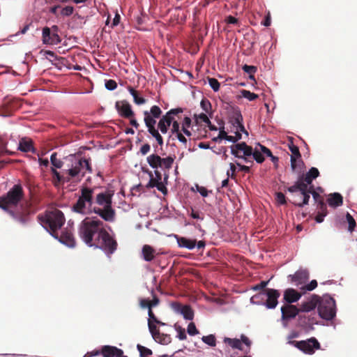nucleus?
I'll return each mask as SVG.
<instances>
[{
  "instance_id": "aec40b11",
  "label": "nucleus",
  "mask_w": 357,
  "mask_h": 357,
  "mask_svg": "<svg viewBox=\"0 0 357 357\" xmlns=\"http://www.w3.org/2000/svg\"><path fill=\"white\" fill-rule=\"evenodd\" d=\"M123 354V351L114 346L105 345L101 348L102 357H119Z\"/></svg>"
},
{
  "instance_id": "f3484780",
  "label": "nucleus",
  "mask_w": 357,
  "mask_h": 357,
  "mask_svg": "<svg viewBox=\"0 0 357 357\" xmlns=\"http://www.w3.org/2000/svg\"><path fill=\"white\" fill-rule=\"evenodd\" d=\"M172 307L176 312L181 313L183 316L184 319L187 320L193 319L194 311L190 305H183L180 303L173 302L172 303Z\"/></svg>"
},
{
  "instance_id": "69168bd1",
  "label": "nucleus",
  "mask_w": 357,
  "mask_h": 357,
  "mask_svg": "<svg viewBox=\"0 0 357 357\" xmlns=\"http://www.w3.org/2000/svg\"><path fill=\"white\" fill-rule=\"evenodd\" d=\"M157 141L158 144L160 146H162L163 144V138L161 136V135L159 133L158 130H155L153 133L151 135Z\"/></svg>"
},
{
  "instance_id": "09e8293b",
  "label": "nucleus",
  "mask_w": 357,
  "mask_h": 357,
  "mask_svg": "<svg viewBox=\"0 0 357 357\" xmlns=\"http://www.w3.org/2000/svg\"><path fill=\"white\" fill-rule=\"evenodd\" d=\"M307 191L310 192V195H312L313 199H314L315 202H319V201H321L324 199V198L314 190V185H310L309 188H307Z\"/></svg>"
},
{
  "instance_id": "4c0bfd02",
  "label": "nucleus",
  "mask_w": 357,
  "mask_h": 357,
  "mask_svg": "<svg viewBox=\"0 0 357 357\" xmlns=\"http://www.w3.org/2000/svg\"><path fill=\"white\" fill-rule=\"evenodd\" d=\"M148 326L150 333H151L152 337L155 340H157V338H159L160 336V333L158 327L152 323L151 320L148 321Z\"/></svg>"
},
{
  "instance_id": "37998d69",
  "label": "nucleus",
  "mask_w": 357,
  "mask_h": 357,
  "mask_svg": "<svg viewBox=\"0 0 357 357\" xmlns=\"http://www.w3.org/2000/svg\"><path fill=\"white\" fill-rule=\"evenodd\" d=\"M50 161H51L52 165L55 168L60 169L62 167V166L63 165V161H61L60 159L57 158V153L56 152L53 153L51 155Z\"/></svg>"
},
{
  "instance_id": "0eeeda50",
  "label": "nucleus",
  "mask_w": 357,
  "mask_h": 357,
  "mask_svg": "<svg viewBox=\"0 0 357 357\" xmlns=\"http://www.w3.org/2000/svg\"><path fill=\"white\" fill-rule=\"evenodd\" d=\"M318 312L324 319L332 320L336 315L335 301L333 298L328 295L319 297L318 303Z\"/></svg>"
},
{
  "instance_id": "a211bd4d",
  "label": "nucleus",
  "mask_w": 357,
  "mask_h": 357,
  "mask_svg": "<svg viewBox=\"0 0 357 357\" xmlns=\"http://www.w3.org/2000/svg\"><path fill=\"white\" fill-rule=\"evenodd\" d=\"M319 296L313 295L309 300L302 303L298 307L300 312H310L314 310L318 305Z\"/></svg>"
},
{
  "instance_id": "393cba45",
  "label": "nucleus",
  "mask_w": 357,
  "mask_h": 357,
  "mask_svg": "<svg viewBox=\"0 0 357 357\" xmlns=\"http://www.w3.org/2000/svg\"><path fill=\"white\" fill-rule=\"evenodd\" d=\"M176 241L179 247L192 250L196 246V240L185 237L176 236Z\"/></svg>"
},
{
  "instance_id": "6e6552de",
  "label": "nucleus",
  "mask_w": 357,
  "mask_h": 357,
  "mask_svg": "<svg viewBox=\"0 0 357 357\" xmlns=\"http://www.w3.org/2000/svg\"><path fill=\"white\" fill-rule=\"evenodd\" d=\"M64 222V215L59 210L51 212L46 217L45 223L50 229L51 235L55 238H59L58 229L61 228Z\"/></svg>"
},
{
  "instance_id": "13d9d810",
  "label": "nucleus",
  "mask_w": 357,
  "mask_h": 357,
  "mask_svg": "<svg viewBox=\"0 0 357 357\" xmlns=\"http://www.w3.org/2000/svg\"><path fill=\"white\" fill-rule=\"evenodd\" d=\"M74 8L73 6H66L61 10V15L63 16H70L73 13Z\"/></svg>"
},
{
  "instance_id": "f03ea898",
  "label": "nucleus",
  "mask_w": 357,
  "mask_h": 357,
  "mask_svg": "<svg viewBox=\"0 0 357 357\" xmlns=\"http://www.w3.org/2000/svg\"><path fill=\"white\" fill-rule=\"evenodd\" d=\"M113 190L107 189L96 195L95 202L102 208L93 206V213L99 215L106 222H112L115 220L116 212L112 207Z\"/></svg>"
},
{
  "instance_id": "7c9ffc66",
  "label": "nucleus",
  "mask_w": 357,
  "mask_h": 357,
  "mask_svg": "<svg viewBox=\"0 0 357 357\" xmlns=\"http://www.w3.org/2000/svg\"><path fill=\"white\" fill-rule=\"evenodd\" d=\"M143 114H144V118H146V116H148L149 118L155 120V119H158L161 116L162 110L158 106L153 105L151 107V109L149 112L147 110H145V111H144Z\"/></svg>"
},
{
  "instance_id": "79ce46f5",
  "label": "nucleus",
  "mask_w": 357,
  "mask_h": 357,
  "mask_svg": "<svg viewBox=\"0 0 357 357\" xmlns=\"http://www.w3.org/2000/svg\"><path fill=\"white\" fill-rule=\"evenodd\" d=\"M137 348L139 352L140 357H149L153 354L152 351L150 349L145 347L141 344H137Z\"/></svg>"
},
{
  "instance_id": "20e7f679",
  "label": "nucleus",
  "mask_w": 357,
  "mask_h": 357,
  "mask_svg": "<svg viewBox=\"0 0 357 357\" xmlns=\"http://www.w3.org/2000/svg\"><path fill=\"white\" fill-rule=\"evenodd\" d=\"M24 193L20 184L14 185L8 192L0 197V208L8 211L11 206H16L24 198Z\"/></svg>"
},
{
  "instance_id": "c9c22d12",
  "label": "nucleus",
  "mask_w": 357,
  "mask_h": 357,
  "mask_svg": "<svg viewBox=\"0 0 357 357\" xmlns=\"http://www.w3.org/2000/svg\"><path fill=\"white\" fill-rule=\"evenodd\" d=\"M174 158H175V157H172V156H168L165 158H161V163H160L161 166H160V167L162 169H164L169 170V169L172 168V167L174 164Z\"/></svg>"
},
{
  "instance_id": "9d476101",
  "label": "nucleus",
  "mask_w": 357,
  "mask_h": 357,
  "mask_svg": "<svg viewBox=\"0 0 357 357\" xmlns=\"http://www.w3.org/2000/svg\"><path fill=\"white\" fill-rule=\"evenodd\" d=\"M231 153L235 157L242 158L245 162H253L248 159V157L251 156L252 153V148L250 146L247 145L245 142H241L235 144L231 146Z\"/></svg>"
},
{
  "instance_id": "dca6fc26",
  "label": "nucleus",
  "mask_w": 357,
  "mask_h": 357,
  "mask_svg": "<svg viewBox=\"0 0 357 357\" xmlns=\"http://www.w3.org/2000/svg\"><path fill=\"white\" fill-rule=\"evenodd\" d=\"M300 310L296 305L285 304L281 307L282 319L289 321L299 315Z\"/></svg>"
},
{
  "instance_id": "423d86ee",
  "label": "nucleus",
  "mask_w": 357,
  "mask_h": 357,
  "mask_svg": "<svg viewBox=\"0 0 357 357\" xmlns=\"http://www.w3.org/2000/svg\"><path fill=\"white\" fill-rule=\"evenodd\" d=\"M64 172L66 174L68 178H69V181L75 178L81 180L86 172L89 174L93 172L91 158H81L78 160L75 161L70 169L64 170Z\"/></svg>"
},
{
  "instance_id": "774afa93",
  "label": "nucleus",
  "mask_w": 357,
  "mask_h": 357,
  "mask_svg": "<svg viewBox=\"0 0 357 357\" xmlns=\"http://www.w3.org/2000/svg\"><path fill=\"white\" fill-rule=\"evenodd\" d=\"M317 209L319 210V212H325L326 213H328L326 204H325L324 199L317 202Z\"/></svg>"
},
{
  "instance_id": "f8f14e48",
  "label": "nucleus",
  "mask_w": 357,
  "mask_h": 357,
  "mask_svg": "<svg viewBox=\"0 0 357 357\" xmlns=\"http://www.w3.org/2000/svg\"><path fill=\"white\" fill-rule=\"evenodd\" d=\"M224 342L229 344L233 349H237L241 351L243 350L242 343L245 344L247 347V349L245 351V354L249 352L252 344V342L250 340V339L245 335H241V340L237 338L225 337Z\"/></svg>"
},
{
  "instance_id": "2f4dec72",
  "label": "nucleus",
  "mask_w": 357,
  "mask_h": 357,
  "mask_svg": "<svg viewBox=\"0 0 357 357\" xmlns=\"http://www.w3.org/2000/svg\"><path fill=\"white\" fill-rule=\"evenodd\" d=\"M128 89L133 97V101L136 105H140L146 102V100L140 96V92L139 91L135 90L131 86H129Z\"/></svg>"
},
{
  "instance_id": "c85d7f7f",
  "label": "nucleus",
  "mask_w": 357,
  "mask_h": 357,
  "mask_svg": "<svg viewBox=\"0 0 357 357\" xmlns=\"http://www.w3.org/2000/svg\"><path fill=\"white\" fill-rule=\"evenodd\" d=\"M19 150L23 152H33L35 153V149L33 146V142L26 139H22L19 143Z\"/></svg>"
},
{
  "instance_id": "49530a36",
  "label": "nucleus",
  "mask_w": 357,
  "mask_h": 357,
  "mask_svg": "<svg viewBox=\"0 0 357 357\" xmlns=\"http://www.w3.org/2000/svg\"><path fill=\"white\" fill-rule=\"evenodd\" d=\"M202 341L207 344L209 346L215 347L216 344L215 337L213 335H209L206 336H203L202 337Z\"/></svg>"
},
{
  "instance_id": "412c9836",
  "label": "nucleus",
  "mask_w": 357,
  "mask_h": 357,
  "mask_svg": "<svg viewBox=\"0 0 357 357\" xmlns=\"http://www.w3.org/2000/svg\"><path fill=\"white\" fill-rule=\"evenodd\" d=\"M292 282H295L296 285L305 283L309 279V273L306 270H298L294 275H289Z\"/></svg>"
},
{
  "instance_id": "052dcab7",
  "label": "nucleus",
  "mask_w": 357,
  "mask_h": 357,
  "mask_svg": "<svg viewBox=\"0 0 357 357\" xmlns=\"http://www.w3.org/2000/svg\"><path fill=\"white\" fill-rule=\"evenodd\" d=\"M105 87L107 89L112 91L116 89L117 84L115 80L109 79L105 82Z\"/></svg>"
},
{
  "instance_id": "9b49d317",
  "label": "nucleus",
  "mask_w": 357,
  "mask_h": 357,
  "mask_svg": "<svg viewBox=\"0 0 357 357\" xmlns=\"http://www.w3.org/2000/svg\"><path fill=\"white\" fill-rule=\"evenodd\" d=\"M280 292L273 289H266L265 291L259 292L254 296L252 299H257L263 296H266L267 299L265 305L268 309H274L278 305V299L280 297Z\"/></svg>"
},
{
  "instance_id": "a18cd8bd",
  "label": "nucleus",
  "mask_w": 357,
  "mask_h": 357,
  "mask_svg": "<svg viewBox=\"0 0 357 357\" xmlns=\"http://www.w3.org/2000/svg\"><path fill=\"white\" fill-rule=\"evenodd\" d=\"M73 20L76 22L77 27L81 28L86 22L84 16H82L79 13H75L73 17Z\"/></svg>"
},
{
  "instance_id": "bf43d9fd",
  "label": "nucleus",
  "mask_w": 357,
  "mask_h": 357,
  "mask_svg": "<svg viewBox=\"0 0 357 357\" xmlns=\"http://www.w3.org/2000/svg\"><path fill=\"white\" fill-rule=\"evenodd\" d=\"M235 134H236L235 136L227 135L226 140H227L229 142H231L233 143H235L241 139V137H242L241 133H240L238 131H235Z\"/></svg>"
},
{
  "instance_id": "680f3d73",
  "label": "nucleus",
  "mask_w": 357,
  "mask_h": 357,
  "mask_svg": "<svg viewBox=\"0 0 357 357\" xmlns=\"http://www.w3.org/2000/svg\"><path fill=\"white\" fill-rule=\"evenodd\" d=\"M201 107L206 112H208L209 109L211 108V105L208 100L203 99L201 101Z\"/></svg>"
},
{
  "instance_id": "f704fd0d",
  "label": "nucleus",
  "mask_w": 357,
  "mask_h": 357,
  "mask_svg": "<svg viewBox=\"0 0 357 357\" xmlns=\"http://www.w3.org/2000/svg\"><path fill=\"white\" fill-rule=\"evenodd\" d=\"M51 172L53 175V177L58 182H69V178H68L67 175L66 176V173L64 170L63 171V174H61L55 168L52 167Z\"/></svg>"
},
{
  "instance_id": "5fc2aeb1",
  "label": "nucleus",
  "mask_w": 357,
  "mask_h": 357,
  "mask_svg": "<svg viewBox=\"0 0 357 357\" xmlns=\"http://www.w3.org/2000/svg\"><path fill=\"white\" fill-rule=\"evenodd\" d=\"M187 331L190 335H195L199 333V331L197 329L196 326L193 322H190L188 324Z\"/></svg>"
},
{
  "instance_id": "ea45409f",
  "label": "nucleus",
  "mask_w": 357,
  "mask_h": 357,
  "mask_svg": "<svg viewBox=\"0 0 357 357\" xmlns=\"http://www.w3.org/2000/svg\"><path fill=\"white\" fill-rule=\"evenodd\" d=\"M252 155L257 163H262L265 160L263 154L260 151V149L257 147H255V150L252 149Z\"/></svg>"
},
{
  "instance_id": "a878e982",
  "label": "nucleus",
  "mask_w": 357,
  "mask_h": 357,
  "mask_svg": "<svg viewBox=\"0 0 357 357\" xmlns=\"http://www.w3.org/2000/svg\"><path fill=\"white\" fill-rule=\"evenodd\" d=\"M328 204L331 207H338L343 204V197L338 192H334L329 195L327 199Z\"/></svg>"
},
{
  "instance_id": "7ed1b4c3",
  "label": "nucleus",
  "mask_w": 357,
  "mask_h": 357,
  "mask_svg": "<svg viewBox=\"0 0 357 357\" xmlns=\"http://www.w3.org/2000/svg\"><path fill=\"white\" fill-rule=\"evenodd\" d=\"M93 188L82 187L80 189V195L73 206V211L82 215L93 213Z\"/></svg>"
},
{
  "instance_id": "1a4fd4ad",
  "label": "nucleus",
  "mask_w": 357,
  "mask_h": 357,
  "mask_svg": "<svg viewBox=\"0 0 357 357\" xmlns=\"http://www.w3.org/2000/svg\"><path fill=\"white\" fill-rule=\"evenodd\" d=\"M290 344L307 354H313L315 349H319L321 345L315 337H310L306 340L290 342Z\"/></svg>"
},
{
  "instance_id": "39448f33",
  "label": "nucleus",
  "mask_w": 357,
  "mask_h": 357,
  "mask_svg": "<svg viewBox=\"0 0 357 357\" xmlns=\"http://www.w3.org/2000/svg\"><path fill=\"white\" fill-rule=\"evenodd\" d=\"M291 195V202L298 207H303L308 204L310 198V192L307 191L306 185L301 182H295L294 184L287 188Z\"/></svg>"
},
{
  "instance_id": "6ab92c4d",
  "label": "nucleus",
  "mask_w": 357,
  "mask_h": 357,
  "mask_svg": "<svg viewBox=\"0 0 357 357\" xmlns=\"http://www.w3.org/2000/svg\"><path fill=\"white\" fill-rule=\"evenodd\" d=\"M317 323L316 317L307 316L305 314H299L298 319V324L299 326L307 330L312 329V326Z\"/></svg>"
},
{
  "instance_id": "603ef678",
  "label": "nucleus",
  "mask_w": 357,
  "mask_h": 357,
  "mask_svg": "<svg viewBox=\"0 0 357 357\" xmlns=\"http://www.w3.org/2000/svg\"><path fill=\"white\" fill-rule=\"evenodd\" d=\"M208 84L214 91H218L220 89V83L215 78H208Z\"/></svg>"
},
{
  "instance_id": "4d7b16f0",
  "label": "nucleus",
  "mask_w": 357,
  "mask_h": 357,
  "mask_svg": "<svg viewBox=\"0 0 357 357\" xmlns=\"http://www.w3.org/2000/svg\"><path fill=\"white\" fill-rule=\"evenodd\" d=\"M161 344H168L171 342V337L169 335L160 333V336L159 338H157V340Z\"/></svg>"
},
{
  "instance_id": "2eb2a0df",
  "label": "nucleus",
  "mask_w": 357,
  "mask_h": 357,
  "mask_svg": "<svg viewBox=\"0 0 357 357\" xmlns=\"http://www.w3.org/2000/svg\"><path fill=\"white\" fill-rule=\"evenodd\" d=\"M319 176V171L316 167H311L305 174H301L298 176L296 182H301L309 188L312 185V181Z\"/></svg>"
},
{
  "instance_id": "ddd939ff",
  "label": "nucleus",
  "mask_w": 357,
  "mask_h": 357,
  "mask_svg": "<svg viewBox=\"0 0 357 357\" xmlns=\"http://www.w3.org/2000/svg\"><path fill=\"white\" fill-rule=\"evenodd\" d=\"M57 26H53L52 29L45 27L43 29V40L44 43L56 45L61 42L59 36L57 33Z\"/></svg>"
},
{
  "instance_id": "c756f323",
  "label": "nucleus",
  "mask_w": 357,
  "mask_h": 357,
  "mask_svg": "<svg viewBox=\"0 0 357 357\" xmlns=\"http://www.w3.org/2000/svg\"><path fill=\"white\" fill-rule=\"evenodd\" d=\"M142 252L146 261H151L155 257V250L151 245H144Z\"/></svg>"
},
{
  "instance_id": "0e129e2a",
  "label": "nucleus",
  "mask_w": 357,
  "mask_h": 357,
  "mask_svg": "<svg viewBox=\"0 0 357 357\" xmlns=\"http://www.w3.org/2000/svg\"><path fill=\"white\" fill-rule=\"evenodd\" d=\"M276 200L280 204H284L287 202L284 195L280 192L276 193Z\"/></svg>"
},
{
  "instance_id": "72a5a7b5",
  "label": "nucleus",
  "mask_w": 357,
  "mask_h": 357,
  "mask_svg": "<svg viewBox=\"0 0 357 357\" xmlns=\"http://www.w3.org/2000/svg\"><path fill=\"white\" fill-rule=\"evenodd\" d=\"M230 122L236 130H238V127L243 123V116L240 111H235L232 117L231 118Z\"/></svg>"
},
{
  "instance_id": "cd10ccee",
  "label": "nucleus",
  "mask_w": 357,
  "mask_h": 357,
  "mask_svg": "<svg viewBox=\"0 0 357 357\" xmlns=\"http://www.w3.org/2000/svg\"><path fill=\"white\" fill-rule=\"evenodd\" d=\"M171 132L173 135H175V136L179 140V142L184 144H187V139L181 132L180 130V123L178 121L173 122V126L172 127Z\"/></svg>"
},
{
  "instance_id": "f257e3e1",
  "label": "nucleus",
  "mask_w": 357,
  "mask_h": 357,
  "mask_svg": "<svg viewBox=\"0 0 357 357\" xmlns=\"http://www.w3.org/2000/svg\"><path fill=\"white\" fill-rule=\"evenodd\" d=\"M78 236L88 246L99 248L107 255L117 249L116 241L105 229L103 222L98 219L84 218L78 226Z\"/></svg>"
},
{
  "instance_id": "6e6d98bb",
  "label": "nucleus",
  "mask_w": 357,
  "mask_h": 357,
  "mask_svg": "<svg viewBox=\"0 0 357 357\" xmlns=\"http://www.w3.org/2000/svg\"><path fill=\"white\" fill-rule=\"evenodd\" d=\"M317 287L316 280H312L308 284L303 286L301 289L304 291H312Z\"/></svg>"
},
{
  "instance_id": "e2e57ef3",
  "label": "nucleus",
  "mask_w": 357,
  "mask_h": 357,
  "mask_svg": "<svg viewBox=\"0 0 357 357\" xmlns=\"http://www.w3.org/2000/svg\"><path fill=\"white\" fill-rule=\"evenodd\" d=\"M268 281H261L259 284L254 286L252 287V289L255 291L261 290V291H264L266 290L265 287L268 284Z\"/></svg>"
},
{
  "instance_id": "a19ab883",
  "label": "nucleus",
  "mask_w": 357,
  "mask_h": 357,
  "mask_svg": "<svg viewBox=\"0 0 357 357\" xmlns=\"http://www.w3.org/2000/svg\"><path fill=\"white\" fill-rule=\"evenodd\" d=\"M346 221L348 223V230L349 232H353L356 226V223L354 220V218L352 217V215L349 213H347L346 214Z\"/></svg>"
},
{
  "instance_id": "473e14b6",
  "label": "nucleus",
  "mask_w": 357,
  "mask_h": 357,
  "mask_svg": "<svg viewBox=\"0 0 357 357\" xmlns=\"http://www.w3.org/2000/svg\"><path fill=\"white\" fill-rule=\"evenodd\" d=\"M148 164L153 169H158L161 166V157L157 154H151L146 158Z\"/></svg>"
},
{
  "instance_id": "3c124183",
  "label": "nucleus",
  "mask_w": 357,
  "mask_h": 357,
  "mask_svg": "<svg viewBox=\"0 0 357 357\" xmlns=\"http://www.w3.org/2000/svg\"><path fill=\"white\" fill-rule=\"evenodd\" d=\"M183 109L182 108L178 107V108L170 109L165 114L167 116H169L170 118H173L174 119V116H178L179 114L183 113Z\"/></svg>"
},
{
  "instance_id": "5701e85b",
  "label": "nucleus",
  "mask_w": 357,
  "mask_h": 357,
  "mask_svg": "<svg viewBox=\"0 0 357 357\" xmlns=\"http://www.w3.org/2000/svg\"><path fill=\"white\" fill-rule=\"evenodd\" d=\"M59 241L66 245L68 247H74L75 245V240L73 235V234L70 231H63L61 233V235L59 236L57 238Z\"/></svg>"
},
{
  "instance_id": "c03bdc74",
  "label": "nucleus",
  "mask_w": 357,
  "mask_h": 357,
  "mask_svg": "<svg viewBox=\"0 0 357 357\" xmlns=\"http://www.w3.org/2000/svg\"><path fill=\"white\" fill-rule=\"evenodd\" d=\"M9 213L19 222L22 224H25L29 221V214L23 213V214H15L14 212L10 211Z\"/></svg>"
},
{
  "instance_id": "338daca9",
  "label": "nucleus",
  "mask_w": 357,
  "mask_h": 357,
  "mask_svg": "<svg viewBox=\"0 0 357 357\" xmlns=\"http://www.w3.org/2000/svg\"><path fill=\"white\" fill-rule=\"evenodd\" d=\"M157 141L158 144L160 146H162L163 144V138L161 136V135L159 133L158 130H155L153 133L151 135Z\"/></svg>"
},
{
  "instance_id": "8fccbe9b",
  "label": "nucleus",
  "mask_w": 357,
  "mask_h": 357,
  "mask_svg": "<svg viewBox=\"0 0 357 357\" xmlns=\"http://www.w3.org/2000/svg\"><path fill=\"white\" fill-rule=\"evenodd\" d=\"M296 169H292V171L294 172H296L298 174H301V172H303L304 162L301 160V158H296Z\"/></svg>"
},
{
  "instance_id": "864d4df0",
  "label": "nucleus",
  "mask_w": 357,
  "mask_h": 357,
  "mask_svg": "<svg viewBox=\"0 0 357 357\" xmlns=\"http://www.w3.org/2000/svg\"><path fill=\"white\" fill-rule=\"evenodd\" d=\"M175 328L178 332V335H177L178 338L181 340H185L187 336L185 334V329L183 328L181 326H176V325H175Z\"/></svg>"
},
{
  "instance_id": "4be33fe9",
  "label": "nucleus",
  "mask_w": 357,
  "mask_h": 357,
  "mask_svg": "<svg viewBox=\"0 0 357 357\" xmlns=\"http://www.w3.org/2000/svg\"><path fill=\"white\" fill-rule=\"evenodd\" d=\"M301 297V294L292 288H289L284 291V299L287 304H291L297 302Z\"/></svg>"
},
{
  "instance_id": "b1692460",
  "label": "nucleus",
  "mask_w": 357,
  "mask_h": 357,
  "mask_svg": "<svg viewBox=\"0 0 357 357\" xmlns=\"http://www.w3.org/2000/svg\"><path fill=\"white\" fill-rule=\"evenodd\" d=\"M176 121L173 118L167 116L166 114L163 115L158 123V128L162 134H165L168 131V128L173 122Z\"/></svg>"
},
{
  "instance_id": "de8ad7c7",
  "label": "nucleus",
  "mask_w": 357,
  "mask_h": 357,
  "mask_svg": "<svg viewBox=\"0 0 357 357\" xmlns=\"http://www.w3.org/2000/svg\"><path fill=\"white\" fill-rule=\"evenodd\" d=\"M241 93L243 98H247L248 100H249L250 101L255 100L257 98H258L257 94L250 92V91H248V90L243 89L241 91Z\"/></svg>"
},
{
  "instance_id": "58836bf2",
  "label": "nucleus",
  "mask_w": 357,
  "mask_h": 357,
  "mask_svg": "<svg viewBox=\"0 0 357 357\" xmlns=\"http://www.w3.org/2000/svg\"><path fill=\"white\" fill-rule=\"evenodd\" d=\"M242 69L245 73L249 74V78L250 79L255 80L254 74L257 72V70L256 66L245 64L243 66Z\"/></svg>"
},
{
  "instance_id": "4468645a",
  "label": "nucleus",
  "mask_w": 357,
  "mask_h": 357,
  "mask_svg": "<svg viewBox=\"0 0 357 357\" xmlns=\"http://www.w3.org/2000/svg\"><path fill=\"white\" fill-rule=\"evenodd\" d=\"M115 107L121 117L126 119L135 116V112L132 111V106L127 100H123L116 101L115 103Z\"/></svg>"
},
{
  "instance_id": "e433bc0d",
  "label": "nucleus",
  "mask_w": 357,
  "mask_h": 357,
  "mask_svg": "<svg viewBox=\"0 0 357 357\" xmlns=\"http://www.w3.org/2000/svg\"><path fill=\"white\" fill-rule=\"evenodd\" d=\"M144 121L148 129V132L151 135H152V133H153L154 132H155V130H158L155 128V125L156 123V121L155 119H152L147 116L146 118L144 119Z\"/></svg>"
},
{
  "instance_id": "bb28decb",
  "label": "nucleus",
  "mask_w": 357,
  "mask_h": 357,
  "mask_svg": "<svg viewBox=\"0 0 357 357\" xmlns=\"http://www.w3.org/2000/svg\"><path fill=\"white\" fill-rule=\"evenodd\" d=\"M289 149L290 151L291 152V169H296V158H301V155L299 151V149L297 146L294 145L292 142L289 144Z\"/></svg>"
}]
</instances>
